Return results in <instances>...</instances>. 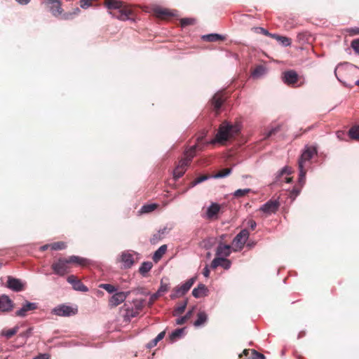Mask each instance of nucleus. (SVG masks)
Instances as JSON below:
<instances>
[{"label": "nucleus", "mask_w": 359, "mask_h": 359, "mask_svg": "<svg viewBox=\"0 0 359 359\" xmlns=\"http://www.w3.org/2000/svg\"><path fill=\"white\" fill-rule=\"evenodd\" d=\"M169 289V286L168 284L166 283H163L162 281H161V286H160V288L158 290V293H163V292H165L168 290Z\"/></svg>", "instance_id": "obj_51"}, {"label": "nucleus", "mask_w": 359, "mask_h": 359, "mask_svg": "<svg viewBox=\"0 0 359 359\" xmlns=\"http://www.w3.org/2000/svg\"><path fill=\"white\" fill-rule=\"evenodd\" d=\"M197 317V320L194 323L196 327H199L203 325L208 319V316L204 311L199 312Z\"/></svg>", "instance_id": "obj_27"}, {"label": "nucleus", "mask_w": 359, "mask_h": 359, "mask_svg": "<svg viewBox=\"0 0 359 359\" xmlns=\"http://www.w3.org/2000/svg\"><path fill=\"white\" fill-rule=\"evenodd\" d=\"M96 0H80V6L82 8L86 9L93 5Z\"/></svg>", "instance_id": "obj_43"}, {"label": "nucleus", "mask_w": 359, "mask_h": 359, "mask_svg": "<svg viewBox=\"0 0 359 359\" xmlns=\"http://www.w3.org/2000/svg\"><path fill=\"white\" fill-rule=\"evenodd\" d=\"M72 13H65L62 15V19L69 20L72 18Z\"/></svg>", "instance_id": "obj_60"}, {"label": "nucleus", "mask_w": 359, "mask_h": 359, "mask_svg": "<svg viewBox=\"0 0 359 359\" xmlns=\"http://www.w3.org/2000/svg\"><path fill=\"white\" fill-rule=\"evenodd\" d=\"M249 237V232L247 229L242 230L233 239V244L241 249Z\"/></svg>", "instance_id": "obj_14"}, {"label": "nucleus", "mask_w": 359, "mask_h": 359, "mask_svg": "<svg viewBox=\"0 0 359 359\" xmlns=\"http://www.w3.org/2000/svg\"><path fill=\"white\" fill-rule=\"evenodd\" d=\"M185 172V170H183V168H182V166L177 165L174 171H173V176L175 180L179 179L181 177Z\"/></svg>", "instance_id": "obj_39"}, {"label": "nucleus", "mask_w": 359, "mask_h": 359, "mask_svg": "<svg viewBox=\"0 0 359 359\" xmlns=\"http://www.w3.org/2000/svg\"><path fill=\"white\" fill-rule=\"evenodd\" d=\"M317 154L316 148L314 147H306L302 152L299 161L298 166L299 170V182L301 184L305 182L306 170L305 168L306 163Z\"/></svg>", "instance_id": "obj_3"}, {"label": "nucleus", "mask_w": 359, "mask_h": 359, "mask_svg": "<svg viewBox=\"0 0 359 359\" xmlns=\"http://www.w3.org/2000/svg\"><path fill=\"white\" fill-rule=\"evenodd\" d=\"M203 140V137H199L197 138V143L194 146L191 147L189 149L186 151L184 154V158L187 159L188 162H191L193 158L196 155V152L197 150L202 151L204 148V144L201 143Z\"/></svg>", "instance_id": "obj_10"}, {"label": "nucleus", "mask_w": 359, "mask_h": 359, "mask_svg": "<svg viewBox=\"0 0 359 359\" xmlns=\"http://www.w3.org/2000/svg\"><path fill=\"white\" fill-rule=\"evenodd\" d=\"M153 13L156 18L162 20H167L173 15L170 10L159 6L154 8Z\"/></svg>", "instance_id": "obj_15"}, {"label": "nucleus", "mask_w": 359, "mask_h": 359, "mask_svg": "<svg viewBox=\"0 0 359 359\" xmlns=\"http://www.w3.org/2000/svg\"><path fill=\"white\" fill-rule=\"evenodd\" d=\"M208 289L204 284H199L192 291V294L196 298L203 297L207 295Z\"/></svg>", "instance_id": "obj_22"}, {"label": "nucleus", "mask_w": 359, "mask_h": 359, "mask_svg": "<svg viewBox=\"0 0 359 359\" xmlns=\"http://www.w3.org/2000/svg\"><path fill=\"white\" fill-rule=\"evenodd\" d=\"M53 311L55 315L60 316H69L76 313L72 307L66 305L59 306L54 309Z\"/></svg>", "instance_id": "obj_16"}, {"label": "nucleus", "mask_w": 359, "mask_h": 359, "mask_svg": "<svg viewBox=\"0 0 359 359\" xmlns=\"http://www.w3.org/2000/svg\"><path fill=\"white\" fill-rule=\"evenodd\" d=\"M18 330V327H14L13 329L3 331V334L4 336H6L7 339H10L17 333Z\"/></svg>", "instance_id": "obj_42"}, {"label": "nucleus", "mask_w": 359, "mask_h": 359, "mask_svg": "<svg viewBox=\"0 0 359 359\" xmlns=\"http://www.w3.org/2000/svg\"><path fill=\"white\" fill-rule=\"evenodd\" d=\"M226 98L227 97L225 95V93L224 91H219L212 97L210 103L212 107V109L215 111L217 115L219 114V110Z\"/></svg>", "instance_id": "obj_5"}, {"label": "nucleus", "mask_w": 359, "mask_h": 359, "mask_svg": "<svg viewBox=\"0 0 359 359\" xmlns=\"http://www.w3.org/2000/svg\"><path fill=\"white\" fill-rule=\"evenodd\" d=\"M252 30H253L256 33L262 34L265 36H269L270 37H271V35H273V34L269 33L266 29L262 27H253L252 28Z\"/></svg>", "instance_id": "obj_44"}, {"label": "nucleus", "mask_w": 359, "mask_h": 359, "mask_svg": "<svg viewBox=\"0 0 359 359\" xmlns=\"http://www.w3.org/2000/svg\"><path fill=\"white\" fill-rule=\"evenodd\" d=\"M67 282L72 285L73 288L75 290L81 292H88V288L84 285L81 280L74 275H71L67 278Z\"/></svg>", "instance_id": "obj_13"}, {"label": "nucleus", "mask_w": 359, "mask_h": 359, "mask_svg": "<svg viewBox=\"0 0 359 359\" xmlns=\"http://www.w3.org/2000/svg\"><path fill=\"white\" fill-rule=\"evenodd\" d=\"M161 295V293H158V291H157L156 293L152 294L150 297V302L153 303L155 302L160 296Z\"/></svg>", "instance_id": "obj_56"}, {"label": "nucleus", "mask_w": 359, "mask_h": 359, "mask_svg": "<svg viewBox=\"0 0 359 359\" xmlns=\"http://www.w3.org/2000/svg\"><path fill=\"white\" fill-rule=\"evenodd\" d=\"M210 269L208 266H205V267L203 269V274L205 277H208L210 276Z\"/></svg>", "instance_id": "obj_58"}, {"label": "nucleus", "mask_w": 359, "mask_h": 359, "mask_svg": "<svg viewBox=\"0 0 359 359\" xmlns=\"http://www.w3.org/2000/svg\"><path fill=\"white\" fill-rule=\"evenodd\" d=\"M195 280V278H191L187 280L180 287H177L176 288H175L174 293L170 295L171 298L175 299L184 295L192 287Z\"/></svg>", "instance_id": "obj_7"}, {"label": "nucleus", "mask_w": 359, "mask_h": 359, "mask_svg": "<svg viewBox=\"0 0 359 359\" xmlns=\"http://www.w3.org/2000/svg\"><path fill=\"white\" fill-rule=\"evenodd\" d=\"M250 189H238L233 193V196L236 198H241L250 193Z\"/></svg>", "instance_id": "obj_40"}, {"label": "nucleus", "mask_w": 359, "mask_h": 359, "mask_svg": "<svg viewBox=\"0 0 359 359\" xmlns=\"http://www.w3.org/2000/svg\"><path fill=\"white\" fill-rule=\"evenodd\" d=\"M231 262L230 260L222 257V264H220L221 266L224 269H229L231 267Z\"/></svg>", "instance_id": "obj_48"}, {"label": "nucleus", "mask_w": 359, "mask_h": 359, "mask_svg": "<svg viewBox=\"0 0 359 359\" xmlns=\"http://www.w3.org/2000/svg\"><path fill=\"white\" fill-rule=\"evenodd\" d=\"M129 292H116L114 295H112L109 300V304L111 307H116L118 305L121 304L122 302H123L127 298L128 295L129 294Z\"/></svg>", "instance_id": "obj_12"}, {"label": "nucleus", "mask_w": 359, "mask_h": 359, "mask_svg": "<svg viewBox=\"0 0 359 359\" xmlns=\"http://www.w3.org/2000/svg\"><path fill=\"white\" fill-rule=\"evenodd\" d=\"M251 351L253 355L252 359H264L265 358V356L263 354L259 353L258 352H257L255 350H251Z\"/></svg>", "instance_id": "obj_52"}, {"label": "nucleus", "mask_w": 359, "mask_h": 359, "mask_svg": "<svg viewBox=\"0 0 359 359\" xmlns=\"http://www.w3.org/2000/svg\"><path fill=\"white\" fill-rule=\"evenodd\" d=\"M67 258H59L51 265L53 273L63 276L70 272V266Z\"/></svg>", "instance_id": "obj_4"}, {"label": "nucleus", "mask_w": 359, "mask_h": 359, "mask_svg": "<svg viewBox=\"0 0 359 359\" xmlns=\"http://www.w3.org/2000/svg\"><path fill=\"white\" fill-rule=\"evenodd\" d=\"M265 73V67L262 65L257 66L254 70L252 71V76L258 78L262 75H264Z\"/></svg>", "instance_id": "obj_34"}, {"label": "nucleus", "mask_w": 359, "mask_h": 359, "mask_svg": "<svg viewBox=\"0 0 359 359\" xmlns=\"http://www.w3.org/2000/svg\"><path fill=\"white\" fill-rule=\"evenodd\" d=\"M187 301H184L182 303H180L173 311V315L174 316H178L182 314L187 307Z\"/></svg>", "instance_id": "obj_32"}, {"label": "nucleus", "mask_w": 359, "mask_h": 359, "mask_svg": "<svg viewBox=\"0 0 359 359\" xmlns=\"http://www.w3.org/2000/svg\"><path fill=\"white\" fill-rule=\"evenodd\" d=\"M348 135L351 138L359 140V126L352 127L348 131Z\"/></svg>", "instance_id": "obj_35"}, {"label": "nucleus", "mask_w": 359, "mask_h": 359, "mask_svg": "<svg viewBox=\"0 0 359 359\" xmlns=\"http://www.w3.org/2000/svg\"><path fill=\"white\" fill-rule=\"evenodd\" d=\"M42 4L45 5L54 16L58 17L62 15L63 10L60 0H43Z\"/></svg>", "instance_id": "obj_6"}, {"label": "nucleus", "mask_w": 359, "mask_h": 359, "mask_svg": "<svg viewBox=\"0 0 359 359\" xmlns=\"http://www.w3.org/2000/svg\"><path fill=\"white\" fill-rule=\"evenodd\" d=\"M12 301L8 297L3 295L0 297V311L5 312L8 311L12 308Z\"/></svg>", "instance_id": "obj_21"}, {"label": "nucleus", "mask_w": 359, "mask_h": 359, "mask_svg": "<svg viewBox=\"0 0 359 359\" xmlns=\"http://www.w3.org/2000/svg\"><path fill=\"white\" fill-rule=\"evenodd\" d=\"M99 287L105 290L109 293H113L117 290V288L114 285L107 283L100 284Z\"/></svg>", "instance_id": "obj_38"}, {"label": "nucleus", "mask_w": 359, "mask_h": 359, "mask_svg": "<svg viewBox=\"0 0 359 359\" xmlns=\"http://www.w3.org/2000/svg\"><path fill=\"white\" fill-rule=\"evenodd\" d=\"M241 126L238 123L232 124L228 121H223L217 130L215 137L207 144L220 143L224 144L226 142L236 138L241 132Z\"/></svg>", "instance_id": "obj_1"}, {"label": "nucleus", "mask_w": 359, "mask_h": 359, "mask_svg": "<svg viewBox=\"0 0 359 359\" xmlns=\"http://www.w3.org/2000/svg\"><path fill=\"white\" fill-rule=\"evenodd\" d=\"M167 250V245H161L154 254V256H153V260L155 262H158L161 259V257H163V255L165 253Z\"/></svg>", "instance_id": "obj_26"}, {"label": "nucleus", "mask_w": 359, "mask_h": 359, "mask_svg": "<svg viewBox=\"0 0 359 359\" xmlns=\"http://www.w3.org/2000/svg\"><path fill=\"white\" fill-rule=\"evenodd\" d=\"M7 284L8 287L14 291L19 292L24 290V285L19 279L8 278Z\"/></svg>", "instance_id": "obj_19"}, {"label": "nucleus", "mask_w": 359, "mask_h": 359, "mask_svg": "<svg viewBox=\"0 0 359 359\" xmlns=\"http://www.w3.org/2000/svg\"><path fill=\"white\" fill-rule=\"evenodd\" d=\"M192 314H193V310H191L189 311H188L187 313V314L184 316V317L189 320V318H191V317L192 316Z\"/></svg>", "instance_id": "obj_63"}, {"label": "nucleus", "mask_w": 359, "mask_h": 359, "mask_svg": "<svg viewBox=\"0 0 359 359\" xmlns=\"http://www.w3.org/2000/svg\"><path fill=\"white\" fill-rule=\"evenodd\" d=\"M283 80L287 86H294L299 81V75L294 70L286 71L283 74Z\"/></svg>", "instance_id": "obj_11"}, {"label": "nucleus", "mask_w": 359, "mask_h": 359, "mask_svg": "<svg viewBox=\"0 0 359 359\" xmlns=\"http://www.w3.org/2000/svg\"><path fill=\"white\" fill-rule=\"evenodd\" d=\"M231 253V246L229 245L220 244L217 248V255L228 257Z\"/></svg>", "instance_id": "obj_23"}, {"label": "nucleus", "mask_w": 359, "mask_h": 359, "mask_svg": "<svg viewBox=\"0 0 359 359\" xmlns=\"http://www.w3.org/2000/svg\"><path fill=\"white\" fill-rule=\"evenodd\" d=\"M104 5L110 11V13L121 20L130 19L132 10L118 0H104Z\"/></svg>", "instance_id": "obj_2"}, {"label": "nucleus", "mask_w": 359, "mask_h": 359, "mask_svg": "<svg viewBox=\"0 0 359 359\" xmlns=\"http://www.w3.org/2000/svg\"><path fill=\"white\" fill-rule=\"evenodd\" d=\"M184 328H179L176 329L174 332H172L170 335V339L172 341L176 340L177 338L180 337L184 332Z\"/></svg>", "instance_id": "obj_37"}, {"label": "nucleus", "mask_w": 359, "mask_h": 359, "mask_svg": "<svg viewBox=\"0 0 359 359\" xmlns=\"http://www.w3.org/2000/svg\"><path fill=\"white\" fill-rule=\"evenodd\" d=\"M36 308L37 305L36 303L26 302L25 304L22 305V307L16 311L15 314L17 316L25 317L27 316L28 311L35 310Z\"/></svg>", "instance_id": "obj_17"}, {"label": "nucleus", "mask_w": 359, "mask_h": 359, "mask_svg": "<svg viewBox=\"0 0 359 359\" xmlns=\"http://www.w3.org/2000/svg\"><path fill=\"white\" fill-rule=\"evenodd\" d=\"M165 334V331H163V332H160V333L157 335V337H156V339L158 341H160L161 340H162V339L164 338Z\"/></svg>", "instance_id": "obj_59"}, {"label": "nucleus", "mask_w": 359, "mask_h": 359, "mask_svg": "<svg viewBox=\"0 0 359 359\" xmlns=\"http://www.w3.org/2000/svg\"><path fill=\"white\" fill-rule=\"evenodd\" d=\"M158 206L156 203L146 204L142 207L140 212L142 213H149L156 210Z\"/></svg>", "instance_id": "obj_31"}, {"label": "nucleus", "mask_w": 359, "mask_h": 359, "mask_svg": "<svg viewBox=\"0 0 359 359\" xmlns=\"http://www.w3.org/2000/svg\"><path fill=\"white\" fill-rule=\"evenodd\" d=\"M208 178L207 175H201L196 178L193 182H191V186L194 187L195 185L206 180Z\"/></svg>", "instance_id": "obj_46"}, {"label": "nucleus", "mask_w": 359, "mask_h": 359, "mask_svg": "<svg viewBox=\"0 0 359 359\" xmlns=\"http://www.w3.org/2000/svg\"><path fill=\"white\" fill-rule=\"evenodd\" d=\"M222 257L215 258L211 262V264H210L211 268L216 269L217 267L220 266V264H222Z\"/></svg>", "instance_id": "obj_45"}, {"label": "nucleus", "mask_w": 359, "mask_h": 359, "mask_svg": "<svg viewBox=\"0 0 359 359\" xmlns=\"http://www.w3.org/2000/svg\"><path fill=\"white\" fill-rule=\"evenodd\" d=\"M202 39L204 41L214 42L217 41H224L225 40L226 37L223 35L218 34H210L203 36Z\"/></svg>", "instance_id": "obj_25"}, {"label": "nucleus", "mask_w": 359, "mask_h": 359, "mask_svg": "<svg viewBox=\"0 0 359 359\" xmlns=\"http://www.w3.org/2000/svg\"><path fill=\"white\" fill-rule=\"evenodd\" d=\"M160 239H161L160 233H155L153 235V236L150 239V242L152 244H156L160 241Z\"/></svg>", "instance_id": "obj_53"}, {"label": "nucleus", "mask_w": 359, "mask_h": 359, "mask_svg": "<svg viewBox=\"0 0 359 359\" xmlns=\"http://www.w3.org/2000/svg\"><path fill=\"white\" fill-rule=\"evenodd\" d=\"M69 264H75L81 266H86L89 264V260L79 256L72 255L67 257Z\"/></svg>", "instance_id": "obj_20"}, {"label": "nucleus", "mask_w": 359, "mask_h": 359, "mask_svg": "<svg viewBox=\"0 0 359 359\" xmlns=\"http://www.w3.org/2000/svg\"><path fill=\"white\" fill-rule=\"evenodd\" d=\"M188 320L184 317H180L176 320V323L177 325H183Z\"/></svg>", "instance_id": "obj_55"}, {"label": "nucleus", "mask_w": 359, "mask_h": 359, "mask_svg": "<svg viewBox=\"0 0 359 359\" xmlns=\"http://www.w3.org/2000/svg\"><path fill=\"white\" fill-rule=\"evenodd\" d=\"M245 225L247 227L250 228L251 230L254 231L257 226V223L255 220L250 219L246 221Z\"/></svg>", "instance_id": "obj_47"}, {"label": "nucleus", "mask_w": 359, "mask_h": 359, "mask_svg": "<svg viewBox=\"0 0 359 359\" xmlns=\"http://www.w3.org/2000/svg\"><path fill=\"white\" fill-rule=\"evenodd\" d=\"M351 34H359V28H353L350 30Z\"/></svg>", "instance_id": "obj_62"}, {"label": "nucleus", "mask_w": 359, "mask_h": 359, "mask_svg": "<svg viewBox=\"0 0 359 359\" xmlns=\"http://www.w3.org/2000/svg\"><path fill=\"white\" fill-rule=\"evenodd\" d=\"M231 171H232L231 168H224V169H222V170L218 171L214 175V177L215 178H222V177H226V176H228L229 175L231 174Z\"/></svg>", "instance_id": "obj_36"}, {"label": "nucleus", "mask_w": 359, "mask_h": 359, "mask_svg": "<svg viewBox=\"0 0 359 359\" xmlns=\"http://www.w3.org/2000/svg\"><path fill=\"white\" fill-rule=\"evenodd\" d=\"M195 19L194 18H182L180 20V25L182 27H187L188 25H191L195 23Z\"/></svg>", "instance_id": "obj_41"}, {"label": "nucleus", "mask_w": 359, "mask_h": 359, "mask_svg": "<svg viewBox=\"0 0 359 359\" xmlns=\"http://www.w3.org/2000/svg\"><path fill=\"white\" fill-rule=\"evenodd\" d=\"M280 130V127L279 126H277L274 128H272L271 130H270L267 134H266V138H269L271 136H272L273 135H275L276 133H278V131Z\"/></svg>", "instance_id": "obj_54"}, {"label": "nucleus", "mask_w": 359, "mask_h": 359, "mask_svg": "<svg viewBox=\"0 0 359 359\" xmlns=\"http://www.w3.org/2000/svg\"><path fill=\"white\" fill-rule=\"evenodd\" d=\"M121 261L124 268H130L135 263L134 255L128 252H124L121 256Z\"/></svg>", "instance_id": "obj_18"}, {"label": "nucleus", "mask_w": 359, "mask_h": 359, "mask_svg": "<svg viewBox=\"0 0 359 359\" xmlns=\"http://www.w3.org/2000/svg\"><path fill=\"white\" fill-rule=\"evenodd\" d=\"M152 266L153 264L151 262H144L140 267L139 271L142 275L145 276V274L151 269Z\"/></svg>", "instance_id": "obj_28"}, {"label": "nucleus", "mask_w": 359, "mask_h": 359, "mask_svg": "<svg viewBox=\"0 0 359 359\" xmlns=\"http://www.w3.org/2000/svg\"><path fill=\"white\" fill-rule=\"evenodd\" d=\"M304 183H305V182L304 183H302V184H301L299 182V187H294L290 191L289 197L292 199V201H294L296 198V197L299 194V193L301 191V188L303 187Z\"/></svg>", "instance_id": "obj_30"}, {"label": "nucleus", "mask_w": 359, "mask_h": 359, "mask_svg": "<svg viewBox=\"0 0 359 359\" xmlns=\"http://www.w3.org/2000/svg\"><path fill=\"white\" fill-rule=\"evenodd\" d=\"M15 1L21 5H27L31 0H15Z\"/></svg>", "instance_id": "obj_61"}, {"label": "nucleus", "mask_w": 359, "mask_h": 359, "mask_svg": "<svg viewBox=\"0 0 359 359\" xmlns=\"http://www.w3.org/2000/svg\"><path fill=\"white\" fill-rule=\"evenodd\" d=\"M158 341L155 338L153 340H151L148 344H147V347L149 348H151L154 346H156L158 344Z\"/></svg>", "instance_id": "obj_57"}, {"label": "nucleus", "mask_w": 359, "mask_h": 359, "mask_svg": "<svg viewBox=\"0 0 359 359\" xmlns=\"http://www.w3.org/2000/svg\"><path fill=\"white\" fill-rule=\"evenodd\" d=\"M220 210V206L217 203H212L207 210L206 214L208 219L215 217Z\"/></svg>", "instance_id": "obj_24"}, {"label": "nucleus", "mask_w": 359, "mask_h": 359, "mask_svg": "<svg viewBox=\"0 0 359 359\" xmlns=\"http://www.w3.org/2000/svg\"><path fill=\"white\" fill-rule=\"evenodd\" d=\"M271 38L276 39L277 41H280L285 46H290L291 44L290 39L285 36L273 34L271 35Z\"/></svg>", "instance_id": "obj_33"}, {"label": "nucleus", "mask_w": 359, "mask_h": 359, "mask_svg": "<svg viewBox=\"0 0 359 359\" xmlns=\"http://www.w3.org/2000/svg\"><path fill=\"white\" fill-rule=\"evenodd\" d=\"M67 248V244L64 241L54 242L50 244V248L53 250H62Z\"/></svg>", "instance_id": "obj_29"}, {"label": "nucleus", "mask_w": 359, "mask_h": 359, "mask_svg": "<svg viewBox=\"0 0 359 359\" xmlns=\"http://www.w3.org/2000/svg\"><path fill=\"white\" fill-rule=\"evenodd\" d=\"M280 207V202L278 200H269L259 208V210L266 215L276 213Z\"/></svg>", "instance_id": "obj_8"}, {"label": "nucleus", "mask_w": 359, "mask_h": 359, "mask_svg": "<svg viewBox=\"0 0 359 359\" xmlns=\"http://www.w3.org/2000/svg\"><path fill=\"white\" fill-rule=\"evenodd\" d=\"M351 47L356 53H359V39L351 42Z\"/></svg>", "instance_id": "obj_50"}, {"label": "nucleus", "mask_w": 359, "mask_h": 359, "mask_svg": "<svg viewBox=\"0 0 359 359\" xmlns=\"http://www.w3.org/2000/svg\"><path fill=\"white\" fill-rule=\"evenodd\" d=\"M291 173V169L289 167H284L276 175V180L273 181V184H280L281 185V183L283 182L286 183H290L292 181V177H288Z\"/></svg>", "instance_id": "obj_9"}, {"label": "nucleus", "mask_w": 359, "mask_h": 359, "mask_svg": "<svg viewBox=\"0 0 359 359\" xmlns=\"http://www.w3.org/2000/svg\"><path fill=\"white\" fill-rule=\"evenodd\" d=\"M48 248H50V244H46V245L41 246L40 248V250L43 252L45 250H48Z\"/></svg>", "instance_id": "obj_64"}, {"label": "nucleus", "mask_w": 359, "mask_h": 359, "mask_svg": "<svg viewBox=\"0 0 359 359\" xmlns=\"http://www.w3.org/2000/svg\"><path fill=\"white\" fill-rule=\"evenodd\" d=\"M190 163L191 162H188L187 159L186 158H184L180 161L178 165L182 166V168H183V170L186 171L187 167L189 165Z\"/></svg>", "instance_id": "obj_49"}]
</instances>
